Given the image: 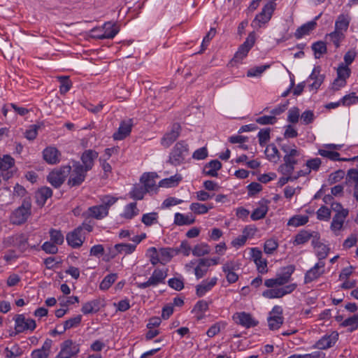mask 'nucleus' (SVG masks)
Wrapping results in <instances>:
<instances>
[{"instance_id": "20", "label": "nucleus", "mask_w": 358, "mask_h": 358, "mask_svg": "<svg viewBox=\"0 0 358 358\" xmlns=\"http://www.w3.org/2000/svg\"><path fill=\"white\" fill-rule=\"evenodd\" d=\"M99 153L94 150H87L83 152L80 159L83 163V169L87 172L92 169L94 164V160L98 157Z\"/></svg>"}, {"instance_id": "25", "label": "nucleus", "mask_w": 358, "mask_h": 358, "mask_svg": "<svg viewBox=\"0 0 358 358\" xmlns=\"http://www.w3.org/2000/svg\"><path fill=\"white\" fill-rule=\"evenodd\" d=\"M132 127V120L129 119L127 121H123L117 132L114 133L113 138L115 140H122L126 138L131 133Z\"/></svg>"}, {"instance_id": "14", "label": "nucleus", "mask_w": 358, "mask_h": 358, "mask_svg": "<svg viewBox=\"0 0 358 358\" xmlns=\"http://www.w3.org/2000/svg\"><path fill=\"white\" fill-rule=\"evenodd\" d=\"M108 212L100 205L93 206L87 208L82 213V217L85 220L94 218L96 220H102L108 216Z\"/></svg>"}, {"instance_id": "47", "label": "nucleus", "mask_w": 358, "mask_h": 358, "mask_svg": "<svg viewBox=\"0 0 358 358\" xmlns=\"http://www.w3.org/2000/svg\"><path fill=\"white\" fill-rule=\"evenodd\" d=\"M210 252V246L204 243L196 245L192 249V254L196 257H201L205 255H208Z\"/></svg>"}, {"instance_id": "37", "label": "nucleus", "mask_w": 358, "mask_h": 358, "mask_svg": "<svg viewBox=\"0 0 358 358\" xmlns=\"http://www.w3.org/2000/svg\"><path fill=\"white\" fill-rule=\"evenodd\" d=\"M52 195V190L48 187H43L40 188L36 193L37 202L43 205L48 199Z\"/></svg>"}, {"instance_id": "3", "label": "nucleus", "mask_w": 358, "mask_h": 358, "mask_svg": "<svg viewBox=\"0 0 358 358\" xmlns=\"http://www.w3.org/2000/svg\"><path fill=\"white\" fill-rule=\"evenodd\" d=\"M295 271L294 265H289L282 268L281 272L277 273L275 278L267 279L264 285L267 287H280L286 285L291 280L292 275Z\"/></svg>"}, {"instance_id": "44", "label": "nucleus", "mask_w": 358, "mask_h": 358, "mask_svg": "<svg viewBox=\"0 0 358 358\" xmlns=\"http://www.w3.org/2000/svg\"><path fill=\"white\" fill-rule=\"evenodd\" d=\"M308 216L302 215H296L292 217L287 222V225L294 227L305 225L308 222Z\"/></svg>"}, {"instance_id": "2", "label": "nucleus", "mask_w": 358, "mask_h": 358, "mask_svg": "<svg viewBox=\"0 0 358 358\" xmlns=\"http://www.w3.org/2000/svg\"><path fill=\"white\" fill-rule=\"evenodd\" d=\"M31 202L30 198L23 200L22 205L16 208L10 215V222L13 224L20 225L24 223L31 215Z\"/></svg>"}, {"instance_id": "60", "label": "nucleus", "mask_w": 358, "mask_h": 358, "mask_svg": "<svg viewBox=\"0 0 358 358\" xmlns=\"http://www.w3.org/2000/svg\"><path fill=\"white\" fill-rule=\"evenodd\" d=\"M350 69L343 64H340L337 69V78H338L346 80L350 76Z\"/></svg>"}, {"instance_id": "29", "label": "nucleus", "mask_w": 358, "mask_h": 358, "mask_svg": "<svg viewBox=\"0 0 358 358\" xmlns=\"http://www.w3.org/2000/svg\"><path fill=\"white\" fill-rule=\"evenodd\" d=\"M217 278L214 277L208 280H203L201 284L196 287V294L199 297H201L206 294L208 292L212 289V288L217 283Z\"/></svg>"}, {"instance_id": "17", "label": "nucleus", "mask_w": 358, "mask_h": 358, "mask_svg": "<svg viewBox=\"0 0 358 358\" xmlns=\"http://www.w3.org/2000/svg\"><path fill=\"white\" fill-rule=\"evenodd\" d=\"M233 319L236 323L247 329L256 327L258 324V322L250 313L245 312L235 313L233 315Z\"/></svg>"}, {"instance_id": "31", "label": "nucleus", "mask_w": 358, "mask_h": 358, "mask_svg": "<svg viewBox=\"0 0 358 358\" xmlns=\"http://www.w3.org/2000/svg\"><path fill=\"white\" fill-rule=\"evenodd\" d=\"M195 217L192 213L187 215L176 213L174 215V224L178 226L190 225L194 223Z\"/></svg>"}, {"instance_id": "12", "label": "nucleus", "mask_w": 358, "mask_h": 358, "mask_svg": "<svg viewBox=\"0 0 358 358\" xmlns=\"http://www.w3.org/2000/svg\"><path fill=\"white\" fill-rule=\"evenodd\" d=\"M15 329L17 334L26 330L34 331L36 327V322L33 319H25L23 315H17L15 317Z\"/></svg>"}, {"instance_id": "53", "label": "nucleus", "mask_w": 358, "mask_h": 358, "mask_svg": "<svg viewBox=\"0 0 358 358\" xmlns=\"http://www.w3.org/2000/svg\"><path fill=\"white\" fill-rule=\"evenodd\" d=\"M58 80L60 83L59 92L61 94H64L70 90L72 86L71 81L67 76H59Z\"/></svg>"}, {"instance_id": "51", "label": "nucleus", "mask_w": 358, "mask_h": 358, "mask_svg": "<svg viewBox=\"0 0 358 358\" xmlns=\"http://www.w3.org/2000/svg\"><path fill=\"white\" fill-rule=\"evenodd\" d=\"M50 241L57 245H62L64 243V237L61 231L51 229L49 231Z\"/></svg>"}, {"instance_id": "41", "label": "nucleus", "mask_w": 358, "mask_h": 358, "mask_svg": "<svg viewBox=\"0 0 358 358\" xmlns=\"http://www.w3.org/2000/svg\"><path fill=\"white\" fill-rule=\"evenodd\" d=\"M182 180V176L178 174L171 176L170 178H164L159 182V187H172L177 186Z\"/></svg>"}, {"instance_id": "39", "label": "nucleus", "mask_w": 358, "mask_h": 358, "mask_svg": "<svg viewBox=\"0 0 358 358\" xmlns=\"http://www.w3.org/2000/svg\"><path fill=\"white\" fill-rule=\"evenodd\" d=\"M114 250H115L116 252L113 254V257H115V255L120 253L129 255L135 251L136 245L130 243H118L115 245Z\"/></svg>"}, {"instance_id": "28", "label": "nucleus", "mask_w": 358, "mask_h": 358, "mask_svg": "<svg viewBox=\"0 0 358 358\" xmlns=\"http://www.w3.org/2000/svg\"><path fill=\"white\" fill-rule=\"evenodd\" d=\"M350 21L351 17L349 14H340L335 21L334 30L346 34Z\"/></svg>"}, {"instance_id": "7", "label": "nucleus", "mask_w": 358, "mask_h": 358, "mask_svg": "<svg viewBox=\"0 0 358 358\" xmlns=\"http://www.w3.org/2000/svg\"><path fill=\"white\" fill-rule=\"evenodd\" d=\"M276 3L273 1H268L262 8L260 13L256 15L252 24L255 27H261L262 24L268 23L275 9Z\"/></svg>"}, {"instance_id": "57", "label": "nucleus", "mask_w": 358, "mask_h": 358, "mask_svg": "<svg viewBox=\"0 0 358 358\" xmlns=\"http://www.w3.org/2000/svg\"><path fill=\"white\" fill-rule=\"evenodd\" d=\"M100 201L101 202L100 206H102L108 212L109 208L117 201V198L110 195H104L100 198Z\"/></svg>"}, {"instance_id": "22", "label": "nucleus", "mask_w": 358, "mask_h": 358, "mask_svg": "<svg viewBox=\"0 0 358 358\" xmlns=\"http://www.w3.org/2000/svg\"><path fill=\"white\" fill-rule=\"evenodd\" d=\"M157 178L158 176L155 173H144L141 177V182L143 184L145 191L150 192L157 189L155 181Z\"/></svg>"}, {"instance_id": "36", "label": "nucleus", "mask_w": 358, "mask_h": 358, "mask_svg": "<svg viewBox=\"0 0 358 358\" xmlns=\"http://www.w3.org/2000/svg\"><path fill=\"white\" fill-rule=\"evenodd\" d=\"M265 155L266 158L272 162L276 163L280 159V152L277 148V147L274 144H269L266 150Z\"/></svg>"}, {"instance_id": "61", "label": "nucleus", "mask_w": 358, "mask_h": 358, "mask_svg": "<svg viewBox=\"0 0 358 358\" xmlns=\"http://www.w3.org/2000/svg\"><path fill=\"white\" fill-rule=\"evenodd\" d=\"M148 192L142 186H136L130 192L131 198L136 200H141L143 198L144 194Z\"/></svg>"}, {"instance_id": "35", "label": "nucleus", "mask_w": 358, "mask_h": 358, "mask_svg": "<svg viewBox=\"0 0 358 358\" xmlns=\"http://www.w3.org/2000/svg\"><path fill=\"white\" fill-rule=\"evenodd\" d=\"M315 231H310L307 230H301L294 237L293 244L294 245H303L310 241L312 237H314Z\"/></svg>"}, {"instance_id": "59", "label": "nucleus", "mask_w": 358, "mask_h": 358, "mask_svg": "<svg viewBox=\"0 0 358 358\" xmlns=\"http://www.w3.org/2000/svg\"><path fill=\"white\" fill-rule=\"evenodd\" d=\"M343 327H350V331L356 329L358 327V314L345 319L341 324Z\"/></svg>"}, {"instance_id": "38", "label": "nucleus", "mask_w": 358, "mask_h": 358, "mask_svg": "<svg viewBox=\"0 0 358 358\" xmlns=\"http://www.w3.org/2000/svg\"><path fill=\"white\" fill-rule=\"evenodd\" d=\"M318 154L322 157L328 158L332 161L347 162L350 160V159L347 158H340V154L338 152L333 151L330 149H320L318 150Z\"/></svg>"}, {"instance_id": "19", "label": "nucleus", "mask_w": 358, "mask_h": 358, "mask_svg": "<svg viewBox=\"0 0 358 358\" xmlns=\"http://www.w3.org/2000/svg\"><path fill=\"white\" fill-rule=\"evenodd\" d=\"M66 239L71 247L78 248L84 243L85 236L80 232V228H76L73 231L67 234Z\"/></svg>"}, {"instance_id": "33", "label": "nucleus", "mask_w": 358, "mask_h": 358, "mask_svg": "<svg viewBox=\"0 0 358 358\" xmlns=\"http://www.w3.org/2000/svg\"><path fill=\"white\" fill-rule=\"evenodd\" d=\"M345 34L336 30L327 34L325 36L327 40H329L330 43H332L334 47L337 49L339 48L341 43L345 39Z\"/></svg>"}, {"instance_id": "4", "label": "nucleus", "mask_w": 358, "mask_h": 358, "mask_svg": "<svg viewBox=\"0 0 358 358\" xmlns=\"http://www.w3.org/2000/svg\"><path fill=\"white\" fill-rule=\"evenodd\" d=\"M71 166L66 165L53 169L48 176V181L55 188L59 187L70 174Z\"/></svg>"}, {"instance_id": "13", "label": "nucleus", "mask_w": 358, "mask_h": 358, "mask_svg": "<svg viewBox=\"0 0 358 358\" xmlns=\"http://www.w3.org/2000/svg\"><path fill=\"white\" fill-rule=\"evenodd\" d=\"M325 263L323 261H319L313 267L310 268L305 273L304 283L308 284L318 279L324 273Z\"/></svg>"}, {"instance_id": "5", "label": "nucleus", "mask_w": 358, "mask_h": 358, "mask_svg": "<svg viewBox=\"0 0 358 358\" xmlns=\"http://www.w3.org/2000/svg\"><path fill=\"white\" fill-rule=\"evenodd\" d=\"M188 152L187 144L184 141L178 142L172 149L168 162L174 166L181 164Z\"/></svg>"}, {"instance_id": "49", "label": "nucleus", "mask_w": 358, "mask_h": 358, "mask_svg": "<svg viewBox=\"0 0 358 358\" xmlns=\"http://www.w3.org/2000/svg\"><path fill=\"white\" fill-rule=\"evenodd\" d=\"M212 208V205L207 206L206 205L200 203H192L189 207L192 212L198 215L205 214Z\"/></svg>"}, {"instance_id": "40", "label": "nucleus", "mask_w": 358, "mask_h": 358, "mask_svg": "<svg viewBox=\"0 0 358 358\" xmlns=\"http://www.w3.org/2000/svg\"><path fill=\"white\" fill-rule=\"evenodd\" d=\"M138 213L139 210L137 208L136 203H130L124 207L122 217L125 219L131 220L138 215Z\"/></svg>"}, {"instance_id": "45", "label": "nucleus", "mask_w": 358, "mask_h": 358, "mask_svg": "<svg viewBox=\"0 0 358 358\" xmlns=\"http://www.w3.org/2000/svg\"><path fill=\"white\" fill-rule=\"evenodd\" d=\"M101 28L103 29V32L105 34L104 36H106V38H113L119 31L116 25L110 22H106Z\"/></svg>"}, {"instance_id": "30", "label": "nucleus", "mask_w": 358, "mask_h": 358, "mask_svg": "<svg viewBox=\"0 0 358 358\" xmlns=\"http://www.w3.org/2000/svg\"><path fill=\"white\" fill-rule=\"evenodd\" d=\"M322 164V161L320 158H313L306 162V165L307 168L305 170H300L298 171V176H306L308 175L311 171H317Z\"/></svg>"}, {"instance_id": "34", "label": "nucleus", "mask_w": 358, "mask_h": 358, "mask_svg": "<svg viewBox=\"0 0 358 358\" xmlns=\"http://www.w3.org/2000/svg\"><path fill=\"white\" fill-rule=\"evenodd\" d=\"M100 310V301L94 299L83 304L81 312L84 315L95 313Z\"/></svg>"}, {"instance_id": "24", "label": "nucleus", "mask_w": 358, "mask_h": 358, "mask_svg": "<svg viewBox=\"0 0 358 358\" xmlns=\"http://www.w3.org/2000/svg\"><path fill=\"white\" fill-rule=\"evenodd\" d=\"M269 201L262 199L259 202V206L252 211L250 217L252 220H259L263 219L268 210Z\"/></svg>"}, {"instance_id": "46", "label": "nucleus", "mask_w": 358, "mask_h": 358, "mask_svg": "<svg viewBox=\"0 0 358 358\" xmlns=\"http://www.w3.org/2000/svg\"><path fill=\"white\" fill-rule=\"evenodd\" d=\"M158 213L152 212L143 214L141 218V222L147 227L152 226L158 223Z\"/></svg>"}, {"instance_id": "27", "label": "nucleus", "mask_w": 358, "mask_h": 358, "mask_svg": "<svg viewBox=\"0 0 358 358\" xmlns=\"http://www.w3.org/2000/svg\"><path fill=\"white\" fill-rule=\"evenodd\" d=\"M320 16L321 14L316 16L314 20L308 22V23L304 24L299 27L294 34V36L299 39L301 38L303 36L309 34L311 31L315 29L317 25L316 20H317Z\"/></svg>"}, {"instance_id": "23", "label": "nucleus", "mask_w": 358, "mask_h": 358, "mask_svg": "<svg viewBox=\"0 0 358 358\" xmlns=\"http://www.w3.org/2000/svg\"><path fill=\"white\" fill-rule=\"evenodd\" d=\"M52 343V340L47 338L41 348L36 349L31 352V358H48L50 353Z\"/></svg>"}, {"instance_id": "32", "label": "nucleus", "mask_w": 358, "mask_h": 358, "mask_svg": "<svg viewBox=\"0 0 358 358\" xmlns=\"http://www.w3.org/2000/svg\"><path fill=\"white\" fill-rule=\"evenodd\" d=\"M222 168V164L217 159L211 160L203 168V173L211 177L217 176V171Z\"/></svg>"}, {"instance_id": "11", "label": "nucleus", "mask_w": 358, "mask_h": 358, "mask_svg": "<svg viewBox=\"0 0 358 358\" xmlns=\"http://www.w3.org/2000/svg\"><path fill=\"white\" fill-rule=\"evenodd\" d=\"M28 239L24 234H15L8 236L3 241L6 247L14 246L24 251L27 248Z\"/></svg>"}, {"instance_id": "54", "label": "nucleus", "mask_w": 358, "mask_h": 358, "mask_svg": "<svg viewBox=\"0 0 358 358\" xmlns=\"http://www.w3.org/2000/svg\"><path fill=\"white\" fill-rule=\"evenodd\" d=\"M271 289H266L262 292V296L266 299H280L282 298V294L280 287H270Z\"/></svg>"}, {"instance_id": "15", "label": "nucleus", "mask_w": 358, "mask_h": 358, "mask_svg": "<svg viewBox=\"0 0 358 358\" xmlns=\"http://www.w3.org/2000/svg\"><path fill=\"white\" fill-rule=\"evenodd\" d=\"M338 338V334L336 331L332 332L331 334L324 335L315 344L313 348L320 350H327L335 345Z\"/></svg>"}, {"instance_id": "9", "label": "nucleus", "mask_w": 358, "mask_h": 358, "mask_svg": "<svg viewBox=\"0 0 358 358\" xmlns=\"http://www.w3.org/2000/svg\"><path fill=\"white\" fill-rule=\"evenodd\" d=\"M167 276L166 271L160 269H155L149 279L144 282H138L136 285L140 289H145L148 287H155L163 283Z\"/></svg>"}, {"instance_id": "26", "label": "nucleus", "mask_w": 358, "mask_h": 358, "mask_svg": "<svg viewBox=\"0 0 358 358\" xmlns=\"http://www.w3.org/2000/svg\"><path fill=\"white\" fill-rule=\"evenodd\" d=\"M324 79V76L320 73V67H315L308 77V80H313V83L309 85L310 90H317L321 86Z\"/></svg>"}, {"instance_id": "50", "label": "nucleus", "mask_w": 358, "mask_h": 358, "mask_svg": "<svg viewBox=\"0 0 358 358\" xmlns=\"http://www.w3.org/2000/svg\"><path fill=\"white\" fill-rule=\"evenodd\" d=\"M82 321V315H78L66 320L64 323L63 331L78 327Z\"/></svg>"}, {"instance_id": "52", "label": "nucleus", "mask_w": 358, "mask_h": 358, "mask_svg": "<svg viewBox=\"0 0 358 358\" xmlns=\"http://www.w3.org/2000/svg\"><path fill=\"white\" fill-rule=\"evenodd\" d=\"M315 248L316 249V255L319 261H323L327 257L330 250L327 245L322 243H319L317 245L315 246Z\"/></svg>"}, {"instance_id": "56", "label": "nucleus", "mask_w": 358, "mask_h": 358, "mask_svg": "<svg viewBox=\"0 0 358 358\" xmlns=\"http://www.w3.org/2000/svg\"><path fill=\"white\" fill-rule=\"evenodd\" d=\"M117 275L111 273L106 275L99 285V288L102 290L108 289L116 280Z\"/></svg>"}, {"instance_id": "18", "label": "nucleus", "mask_w": 358, "mask_h": 358, "mask_svg": "<svg viewBox=\"0 0 358 358\" xmlns=\"http://www.w3.org/2000/svg\"><path fill=\"white\" fill-rule=\"evenodd\" d=\"M180 130V125L178 123H174L171 131L162 137L161 144L165 148H169L179 137Z\"/></svg>"}, {"instance_id": "42", "label": "nucleus", "mask_w": 358, "mask_h": 358, "mask_svg": "<svg viewBox=\"0 0 358 358\" xmlns=\"http://www.w3.org/2000/svg\"><path fill=\"white\" fill-rule=\"evenodd\" d=\"M175 248H162L159 250V257L160 262H169L171 258L176 255H177V252Z\"/></svg>"}, {"instance_id": "1", "label": "nucleus", "mask_w": 358, "mask_h": 358, "mask_svg": "<svg viewBox=\"0 0 358 358\" xmlns=\"http://www.w3.org/2000/svg\"><path fill=\"white\" fill-rule=\"evenodd\" d=\"M281 150L285 153L283 163L278 169L282 175L292 174L294 166L298 164L297 157L301 155L300 150L294 144L288 143L280 145Z\"/></svg>"}, {"instance_id": "10", "label": "nucleus", "mask_w": 358, "mask_h": 358, "mask_svg": "<svg viewBox=\"0 0 358 358\" xmlns=\"http://www.w3.org/2000/svg\"><path fill=\"white\" fill-rule=\"evenodd\" d=\"M282 308L280 306H275L269 313L268 324L271 330L278 329L283 324Z\"/></svg>"}, {"instance_id": "63", "label": "nucleus", "mask_w": 358, "mask_h": 358, "mask_svg": "<svg viewBox=\"0 0 358 358\" xmlns=\"http://www.w3.org/2000/svg\"><path fill=\"white\" fill-rule=\"evenodd\" d=\"M40 126L37 124H31L29 126V129L26 130L24 133V136L29 141L34 140L38 135V129Z\"/></svg>"}, {"instance_id": "16", "label": "nucleus", "mask_w": 358, "mask_h": 358, "mask_svg": "<svg viewBox=\"0 0 358 358\" xmlns=\"http://www.w3.org/2000/svg\"><path fill=\"white\" fill-rule=\"evenodd\" d=\"M349 211H344L341 214H335L330 224V229L335 236H338L344 229L345 221L348 216Z\"/></svg>"}, {"instance_id": "55", "label": "nucleus", "mask_w": 358, "mask_h": 358, "mask_svg": "<svg viewBox=\"0 0 358 358\" xmlns=\"http://www.w3.org/2000/svg\"><path fill=\"white\" fill-rule=\"evenodd\" d=\"M316 215L317 220L329 221L331 218V209L325 206H322L317 210Z\"/></svg>"}, {"instance_id": "8", "label": "nucleus", "mask_w": 358, "mask_h": 358, "mask_svg": "<svg viewBox=\"0 0 358 358\" xmlns=\"http://www.w3.org/2000/svg\"><path fill=\"white\" fill-rule=\"evenodd\" d=\"M80 352V345L71 339L64 341L61 345V349L57 355L58 358H71Z\"/></svg>"}, {"instance_id": "43", "label": "nucleus", "mask_w": 358, "mask_h": 358, "mask_svg": "<svg viewBox=\"0 0 358 358\" xmlns=\"http://www.w3.org/2000/svg\"><path fill=\"white\" fill-rule=\"evenodd\" d=\"M15 159L10 155H3L0 156V170L6 171L15 166Z\"/></svg>"}, {"instance_id": "64", "label": "nucleus", "mask_w": 358, "mask_h": 358, "mask_svg": "<svg viewBox=\"0 0 358 358\" xmlns=\"http://www.w3.org/2000/svg\"><path fill=\"white\" fill-rule=\"evenodd\" d=\"M341 101L343 106H350L358 102V96H356L355 92H352L341 99Z\"/></svg>"}, {"instance_id": "48", "label": "nucleus", "mask_w": 358, "mask_h": 358, "mask_svg": "<svg viewBox=\"0 0 358 358\" xmlns=\"http://www.w3.org/2000/svg\"><path fill=\"white\" fill-rule=\"evenodd\" d=\"M312 50L315 53L316 58H320L323 54L327 52V45L324 41H317L312 45Z\"/></svg>"}, {"instance_id": "6", "label": "nucleus", "mask_w": 358, "mask_h": 358, "mask_svg": "<svg viewBox=\"0 0 358 358\" xmlns=\"http://www.w3.org/2000/svg\"><path fill=\"white\" fill-rule=\"evenodd\" d=\"M87 171L83 169V165L79 162H74L68 180V185L76 187L80 185L85 180Z\"/></svg>"}, {"instance_id": "58", "label": "nucleus", "mask_w": 358, "mask_h": 358, "mask_svg": "<svg viewBox=\"0 0 358 358\" xmlns=\"http://www.w3.org/2000/svg\"><path fill=\"white\" fill-rule=\"evenodd\" d=\"M270 128L262 129L258 133L259 143L260 146L264 147L270 139Z\"/></svg>"}, {"instance_id": "21", "label": "nucleus", "mask_w": 358, "mask_h": 358, "mask_svg": "<svg viewBox=\"0 0 358 358\" xmlns=\"http://www.w3.org/2000/svg\"><path fill=\"white\" fill-rule=\"evenodd\" d=\"M61 153L53 146H49L43 151V159L49 164H56L60 162Z\"/></svg>"}, {"instance_id": "62", "label": "nucleus", "mask_w": 358, "mask_h": 358, "mask_svg": "<svg viewBox=\"0 0 358 358\" xmlns=\"http://www.w3.org/2000/svg\"><path fill=\"white\" fill-rule=\"evenodd\" d=\"M255 121L261 125H273L277 122V118L271 115H263L257 117Z\"/></svg>"}]
</instances>
